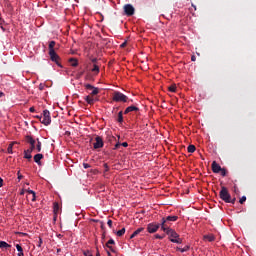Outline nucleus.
I'll use <instances>...</instances> for the list:
<instances>
[{"instance_id":"2eb2a0df","label":"nucleus","mask_w":256,"mask_h":256,"mask_svg":"<svg viewBox=\"0 0 256 256\" xmlns=\"http://www.w3.org/2000/svg\"><path fill=\"white\" fill-rule=\"evenodd\" d=\"M113 101H115L116 103H119L122 101V103H127V97H114Z\"/></svg>"},{"instance_id":"0eeeda50","label":"nucleus","mask_w":256,"mask_h":256,"mask_svg":"<svg viewBox=\"0 0 256 256\" xmlns=\"http://www.w3.org/2000/svg\"><path fill=\"white\" fill-rule=\"evenodd\" d=\"M25 139L26 142H28L30 145V148L27 149V153H33V151H35V139H33V137L29 135H27Z\"/></svg>"},{"instance_id":"aec40b11","label":"nucleus","mask_w":256,"mask_h":256,"mask_svg":"<svg viewBox=\"0 0 256 256\" xmlns=\"http://www.w3.org/2000/svg\"><path fill=\"white\" fill-rule=\"evenodd\" d=\"M53 211H54V215H57V213H59V202L53 203Z\"/></svg>"},{"instance_id":"5fc2aeb1","label":"nucleus","mask_w":256,"mask_h":256,"mask_svg":"<svg viewBox=\"0 0 256 256\" xmlns=\"http://www.w3.org/2000/svg\"><path fill=\"white\" fill-rule=\"evenodd\" d=\"M92 63H97V58L92 59Z\"/></svg>"},{"instance_id":"cd10ccee","label":"nucleus","mask_w":256,"mask_h":256,"mask_svg":"<svg viewBox=\"0 0 256 256\" xmlns=\"http://www.w3.org/2000/svg\"><path fill=\"white\" fill-rule=\"evenodd\" d=\"M92 73H95L96 75H98V73H99V66L97 64L93 65Z\"/></svg>"},{"instance_id":"6ab92c4d","label":"nucleus","mask_w":256,"mask_h":256,"mask_svg":"<svg viewBox=\"0 0 256 256\" xmlns=\"http://www.w3.org/2000/svg\"><path fill=\"white\" fill-rule=\"evenodd\" d=\"M16 249L18 251V256H25V254L23 253V247H21V245L16 244Z\"/></svg>"},{"instance_id":"09e8293b","label":"nucleus","mask_w":256,"mask_h":256,"mask_svg":"<svg viewBox=\"0 0 256 256\" xmlns=\"http://www.w3.org/2000/svg\"><path fill=\"white\" fill-rule=\"evenodd\" d=\"M108 249H110V251H111L112 253H115V249L112 248V246H109Z\"/></svg>"},{"instance_id":"a19ab883","label":"nucleus","mask_w":256,"mask_h":256,"mask_svg":"<svg viewBox=\"0 0 256 256\" xmlns=\"http://www.w3.org/2000/svg\"><path fill=\"white\" fill-rule=\"evenodd\" d=\"M154 237H155V239H163L165 236H161L159 234H156Z\"/></svg>"},{"instance_id":"f03ea898","label":"nucleus","mask_w":256,"mask_h":256,"mask_svg":"<svg viewBox=\"0 0 256 256\" xmlns=\"http://www.w3.org/2000/svg\"><path fill=\"white\" fill-rule=\"evenodd\" d=\"M177 219H179L178 216H167L166 218H162V222H161V229L162 230H167V229H171L169 227V222H175L177 221Z\"/></svg>"},{"instance_id":"052dcab7","label":"nucleus","mask_w":256,"mask_h":256,"mask_svg":"<svg viewBox=\"0 0 256 256\" xmlns=\"http://www.w3.org/2000/svg\"><path fill=\"white\" fill-rule=\"evenodd\" d=\"M171 103H177V98H175V100H174V101H172Z\"/></svg>"},{"instance_id":"864d4df0","label":"nucleus","mask_w":256,"mask_h":256,"mask_svg":"<svg viewBox=\"0 0 256 256\" xmlns=\"http://www.w3.org/2000/svg\"><path fill=\"white\" fill-rule=\"evenodd\" d=\"M196 60H197V58L195 56L191 57V61H196Z\"/></svg>"},{"instance_id":"f3484780","label":"nucleus","mask_w":256,"mask_h":256,"mask_svg":"<svg viewBox=\"0 0 256 256\" xmlns=\"http://www.w3.org/2000/svg\"><path fill=\"white\" fill-rule=\"evenodd\" d=\"M204 240L209 241V243H213V241H215V236L212 235V234L211 235H205Z\"/></svg>"},{"instance_id":"0e129e2a","label":"nucleus","mask_w":256,"mask_h":256,"mask_svg":"<svg viewBox=\"0 0 256 256\" xmlns=\"http://www.w3.org/2000/svg\"><path fill=\"white\" fill-rule=\"evenodd\" d=\"M96 256H101V254L99 252H97Z\"/></svg>"},{"instance_id":"4c0bfd02","label":"nucleus","mask_w":256,"mask_h":256,"mask_svg":"<svg viewBox=\"0 0 256 256\" xmlns=\"http://www.w3.org/2000/svg\"><path fill=\"white\" fill-rule=\"evenodd\" d=\"M107 225L108 227H110V229L113 227V220H108L107 221Z\"/></svg>"},{"instance_id":"c85d7f7f","label":"nucleus","mask_w":256,"mask_h":256,"mask_svg":"<svg viewBox=\"0 0 256 256\" xmlns=\"http://www.w3.org/2000/svg\"><path fill=\"white\" fill-rule=\"evenodd\" d=\"M116 235L117 237H123V235H125V228H122L121 230L117 231Z\"/></svg>"},{"instance_id":"6e6d98bb","label":"nucleus","mask_w":256,"mask_h":256,"mask_svg":"<svg viewBox=\"0 0 256 256\" xmlns=\"http://www.w3.org/2000/svg\"><path fill=\"white\" fill-rule=\"evenodd\" d=\"M20 195H25V190H21Z\"/></svg>"},{"instance_id":"2f4dec72","label":"nucleus","mask_w":256,"mask_h":256,"mask_svg":"<svg viewBox=\"0 0 256 256\" xmlns=\"http://www.w3.org/2000/svg\"><path fill=\"white\" fill-rule=\"evenodd\" d=\"M7 151L10 155L13 154V143L9 144Z\"/></svg>"},{"instance_id":"9b49d317","label":"nucleus","mask_w":256,"mask_h":256,"mask_svg":"<svg viewBox=\"0 0 256 256\" xmlns=\"http://www.w3.org/2000/svg\"><path fill=\"white\" fill-rule=\"evenodd\" d=\"M95 143H94V149H101V148H103V145H104V143H103V138H101V136H97L96 138H95Z\"/></svg>"},{"instance_id":"37998d69","label":"nucleus","mask_w":256,"mask_h":256,"mask_svg":"<svg viewBox=\"0 0 256 256\" xmlns=\"http://www.w3.org/2000/svg\"><path fill=\"white\" fill-rule=\"evenodd\" d=\"M122 147H129V144L127 142L120 143Z\"/></svg>"},{"instance_id":"e2e57ef3","label":"nucleus","mask_w":256,"mask_h":256,"mask_svg":"<svg viewBox=\"0 0 256 256\" xmlns=\"http://www.w3.org/2000/svg\"><path fill=\"white\" fill-rule=\"evenodd\" d=\"M0 97H3V92L0 91Z\"/></svg>"},{"instance_id":"c9c22d12","label":"nucleus","mask_w":256,"mask_h":256,"mask_svg":"<svg viewBox=\"0 0 256 256\" xmlns=\"http://www.w3.org/2000/svg\"><path fill=\"white\" fill-rule=\"evenodd\" d=\"M245 201H247V197H246V196H242V197L240 198V200H239V203H240L241 205H243V204L245 203Z\"/></svg>"},{"instance_id":"f8f14e48","label":"nucleus","mask_w":256,"mask_h":256,"mask_svg":"<svg viewBox=\"0 0 256 256\" xmlns=\"http://www.w3.org/2000/svg\"><path fill=\"white\" fill-rule=\"evenodd\" d=\"M221 165H219L217 162H212V171L213 173H221Z\"/></svg>"},{"instance_id":"a878e982","label":"nucleus","mask_w":256,"mask_h":256,"mask_svg":"<svg viewBox=\"0 0 256 256\" xmlns=\"http://www.w3.org/2000/svg\"><path fill=\"white\" fill-rule=\"evenodd\" d=\"M112 97H127V96L121 92L115 91L113 92Z\"/></svg>"},{"instance_id":"9d476101","label":"nucleus","mask_w":256,"mask_h":256,"mask_svg":"<svg viewBox=\"0 0 256 256\" xmlns=\"http://www.w3.org/2000/svg\"><path fill=\"white\" fill-rule=\"evenodd\" d=\"M159 227H161V224L150 223L147 225V231L148 233H157V231H159Z\"/></svg>"},{"instance_id":"f257e3e1","label":"nucleus","mask_w":256,"mask_h":256,"mask_svg":"<svg viewBox=\"0 0 256 256\" xmlns=\"http://www.w3.org/2000/svg\"><path fill=\"white\" fill-rule=\"evenodd\" d=\"M162 231H164V233L169 236L171 243H177L178 245H181V243H183V239H181L179 237V234L172 228H166V230Z\"/></svg>"},{"instance_id":"13d9d810","label":"nucleus","mask_w":256,"mask_h":256,"mask_svg":"<svg viewBox=\"0 0 256 256\" xmlns=\"http://www.w3.org/2000/svg\"><path fill=\"white\" fill-rule=\"evenodd\" d=\"M57 253H58V254L61 253V248H58V249H57Z\"/></svg>"},{"instance_id":"79ce46f5","label":"nucleus","mask_w":256,"mask_h":256,"mask_svg":"<svg viewBox=\"0 0 256 256\" xmlns=\"http://www.w3.org/2000/svg\"><path fill=\"white\" fill-rule=\"evenodd\" d=\"M120 47H121L122 49L125 48V47H127V41L123 42V43L120 45Z\"/></svg>"},{"instance_id":"8fccbe9b","label":"nucleus","mask_w":256,"mask_h":256,"mask_svg":"<svg viewBox=\"0 0 256 256\" xmlns=\"http://www.w3.org/2000/svg\"><path fill=\"white\" fill-rule=\"evenodd\" d=\"M5 23V20H3V18L0 17V25H3Z\"/></svg>"},{"instance_id":"49530a36","label":"nucleus","mask_w":256,"mask_h":256,"mask_svg":"<svg viewBox=\"0 0 256 256\" xmlns=\"http://www.w3.org/2000/svg\"><path fill=\"white\" fill-rule=\"evenodd\" d=\"M29 111H30V113H35V107H31V108L29 109Z\"/></svg>"},{"instance_id":"473e14b6","label":"nucleus","mask_w":256,"mask_h":256,"mask_svg":"<svg viewBox=\"0 0 256 256\" xmlns=\"http://www.w3.org/2000/svg\"><path fill=\"white\" fill-rule=\"evenodd\" d=\"M111 245H115V240L110 239V240L106 243V247H111Z\"/></svg>"},{"instance_id":"412c9836","label":"nucleus","mask_w":256,"mask_h":256,"mask_svg":"<svg viewBox=\"0 0 256 256\" xmlns=\"http://www.w3.org/2000/svg\"><path fill=\"white\" fill-rule=\"evenodd\" d=\"M69 63L71 64L72 67H77V65H79V62L75 58H70Z\"/></svg>"},{"instance_id":"a18cd8bd","label":"nucleus","mask_w":256,"mask_h":256,"mask_svg":"<svg viewBox=\"0 0 256 256\" xmlns=\"http://www.w3.org/2000/svg\"><path fill=\"white\" fill-rule=\"evenodd\" d=\"M83 167H84V169H89V167H91V165H89L88 163H84Z\"/></svg>"},{"instance_id":"423d86ee","label":"nucleus","mask_w":256,"mask_h":256,"mask_svg":"<svg viewBox=\"0 0 256 256\" xmlns=\"http://www.w3.org/2000/svg\"><path fill=\"white\" fill-rule=\"evenodd\" d=\"M49 55H50V59H51V61H53L54 63H56V65H58V67H63L62 65H61V57H59V55L57 54V52H55V51H51V52H49Z\"/></svg>"},{"instance_id":"338daca9","label":"nucleus","mask_w":256,"mask_h":256,"mask_svg":"<svg viewBox=\"0 0 256 256\" xmlns=\"http://www.w3.org/2000/svg\"><path fill=\"white\" fill-rule=\"evenodd\" d=\"M64 99H65V101H67L68 98L66 97V98H64Z\"/></svg>"},{"instance_id":"f704fd0d","label":"nucleus","mask_w":256,"mask_h":256,"mask_svg":"<svg viewBox=\"0 0 256 256\" xmlns=\"http://www.w3.org/2000/svg\"><path fill=\"white\" fill-rule=\"evenodd\" d=\"M220 173H221L222 177L227 176V170L225 168H221Z\"/></svg>"},{"instance_id":"603ef678","label":"nucleus","mask_w":256,"mask_h":256,"mask_svg":"<svg viewBox=\"0 0 256 256\" xmlns=\"http://www.w3.org/2000/svg\"><path fill=\"white\" fill-rule=\"evenodd\" d=\"M3 186V178H0V187Z\"/></svg>"},{"instance_id":"4be33fe9","label":"nucleus","mask_w":256,"mask_h":256,"mask_svg":"<svg viewBox=\"0 0 256 256\" xmlns=\"http://www.w3.org/2000/svg\"><path fill=\"white\" fill-rule=\"evenodd\" d=\"M55 45H56L55 41H50L49 46H48L49 53H51L52 51H55Z\"/></svg>"},{"instance_id":"ddd939ff","label":"nucleus","mask_w":256,"mask_h":256,"mask_svg":"<svg viewBox=\"0 0 256 256\" xmlns=\"http://www.w3.org/2000/svg\"><path fill=\"white\" fill-rule=\"evenodd\" d=\"M132 111H139V108L136 106H129L125 109L124 115H127L128 113H132Z\"/></svg>"},{"instance_id":"4d7b16f0","label":"nucleus","mask_w":256,"mask_h":256,"mask_svg":"<svg viewBox=\"0 0 256 256\" xmlns=\"http://www.w3.org/2000/svg\"><path fill=\"white\" fill-rule=\"evenodd\" d=\"M0 29H2V31H5V27H3V25H0Z\"/></svg>"},{"instance_id":"4468645a","label":"nucleus","mask_w":256,"mask_h":256,"mask_svg":"<svg viewBox=\"0 0 256 256\" xmlns=\"http://www.w3.org/2000/svg\"><path fill=\"white\" fill-rule=\"evenodd\" d=\"M41 159H43V154H36L34 156V161L37 165H41Z\"/></svg>"},{"instance_id":"1a4fd4ad","label":"nucleus","mask_w":256,"mask_h":256,"mask_svg":"<svg viewBox=\"0 0 256 256\" xmlns=\"http://www.w3.org/2000/svg\"><path fill=\"white\" fill-rule=\"evenodd\" d=\"M124 12L127 17H132V15H135V8L131 4H126L124 6Z\"/></svg>"},{"instance_id":"6e6552de","label":"nucleus","mask_w":256,"mask_h":256,"mask_svg":"<svg viewBox=\"0 0 256 256\" xmlns=\"http://www.w3.org/2000/svg\"><path fill=\"white\" fill-rule=\"evenodd\" d=\"M85 88H86L87 93H89V95H98L99 94V88H97L91 84H86Z\"/></svg>"},{"instance_id":"69168bd1","label":"nucleus","mask_w":256,"mask_h":256,"mask_svg":"<svg viewBox=\"0 0 256 256\" xmlns=\"http://www.w3.org/2000/svg\"><path fill=\"white\" fill-rule=\"evenodd\" d=\"M40 243H43V240H42V239H40Z\"/></svg>"},{"instance_id":"680f3d73","label":"nucleus","mask_w":256,"mask_h":256,"mask_svg":"<svg viewBox=\"0 0 256 256\" xmlns=\"http://www.w3.org/2000/svg\"><path fill=\"white\" fill-rule=\"evenodd\" d=\"M107 255H108V256H111V252L107 251Z\"/></svg>"},{"instance_id":"b1692460","label":"nucleus","mask_w":256,"mask_h":256,"mask_svg":"<svg viewBox=\"0 0 256 256\" xmlns=\"http://www.w3.org/2000/svg\"><path fill=\"white\" fill-rule=\"evenodd\" d=\"M196 150L197 148L193 144L189 145L187 148L188 153H195Z\"/></svg>"},{"instance_id":"bf43d9fd","label":"nucleus","mask_w":256,"mask_h":256,"mask_svg":"<svg viewBox=\"0 0 256 256\" xmlns=\"http://www.w3.org/2000/svg\"><path fill=\"white\" fill-rule=\"evenodd\" d=\"M182 248L176 247V251H181Z\"/></svg>"},{"instance_id":"c756f323","label":"nucleus","mask_w":256,"mask_h":256,"mask_svg":"<svg viewBox=\"0 0 256 256\" xmlns=\"http://www.w3.org/2000/svg\"><path fill=\"white\" fill-rule=\"evenodd\" d=\"M118 123H123V111L118 113Z\"/></svg>"},{"instance_id":"3c124183","label":"nucleus","mask_w":256,"mask_h":256,"mask_svg":"<svg viewBox=\"0 0 256 256\" xmlns=\"http://www.w3.org/2000/svg\"><path fill=\"white\" fill-rule=\"evenodd\" d=\"M84 256H93V254H89V252H84Z\"/></svg>"},{"instance_id":"c03bdc74","label":"nucleus","mask_w":256,"mask_h":256,"mask_svg":"<svg viewBox=\"0 0 256 256\" xmlns=\"http://www.w3.org/2000/svg\"><path fill=\"white\" fill-rule=\"evenodd\" d=\"M121 147V143H116L115 146H114V149H119Z\"/></svg>"},{"instance_id":"39448f33","label":"nucleus","mask_w":256,"mask_h":256,"mask_svg":"<svg viewBox=\"0 0 256 256\" xmlns=\"http://www.w3.org/2000/svg\"><path fill=\"white\" fill-rule=\"evenodd\" d=\"M42 125H45L46 127L51 125V112L49 110H44L42 113Z\"/></svg>"},{"instance_id":"72a5a7b5","label":"nucleus","mask_w":256,"mask_h":256,"mask_svg":"<svg viewBox=\"0 0 256 256\" xmlns=\"http://www.w3.org/2000/svg\"><path fill=\"white\" fill-rule=\"evenodd\" d=\"M190 246L186 245L184 248L180 249V253H186V251H189Z\"/></svg>"},{"instance_id":"7ed1b4c3","label":"nucleus","mask_w":256,"mask_h":256,"mask_svg":"<svg viewBox=\"0 0 256 256\" xmlns=\"http://www.w3.org/2000/svg\"><path fill=\"white\" fill-rule=\"evenodd\" d=\"M99 101V98L95 97H82L81 100L78 101L81 107H87V105H93L94 103H97Z\"/></svg>"},{"instance_id":"20e7f679","label":"nucleus","mask_w":256,"mask_h":256,"mask_svg":"<svg viewBox=\"0 0 256 256\" xmlns=\"http://www.w3.org/2000/svg\"><path fill=\"white\" fill-rule=\"evenodd\" d=\"M219 197L225 203H229V201H231V194H229V190L227 189V187H225V186L221 187Z\"/></svg>"},{"instance_id":"a211bd4d","label":"nucleus","mask_w":256,"mask_h":256,"mask_svg":"<svg viewBox=\"0 0 256 256\" xmlns=\"http://www.w3.org/2000/svg\"><path fill=\"white\" fill-rule=\"evenodd\" d=\"M9 248H11V245H9L5 241H0V249H9Z\"/></svg>"},{"instance_id":"de8ad7c7","label":"nucleus","mask_w":256,"mask_h":256,"mask_svg":"<svg viewBox=\"0 0 256 256\" xmlns=\"http://www.w3.org/2000/svg\"><path fill=\"white\" fill-rule=\"evenodd\" d=\"M22 177H23V175H21V173L18 171V179H19V181H21Z\"/></svg>"},{"instance_id":"5701e85b","label":"nucleus","mask_w":256,"mask_h":256,"mask_svg":"<svg viewBox=\"0 0 256 256\" xmlns=\"http://www.w3.org/2000/svg\"><path fill=\"white\" fill-rule=\"evenodd\" d=\"M168 91H169L170 93H175V92H177V86H176L175 84L170 85V86L168 87Z\"/></svg>"},{"instance_id":"58836bf2","label":"nucleus","mask_w":256,"mask_h":256,"mask_svg":"<svg viewBox=\"0 0 256 256\" xmlns=\"http://www.w3.org/2000/svg\"><path fill=\"white\" fill-rule=\"evenodd\" d=\"M104 169H105V172L107 173V171H109V165L107 163H105L103 165Z\"/></svg>"},{"instance_id":"7c9ffc66","label":"nucleus","mask_w":256,"mask_h":256,"mask_svg":"<svg viewBox=\"0 0 256 256\" xmlns=\"http://www.w3.org/2000/svg\"><path fill=\"white\" fill-rule=\"evenodd\" d=\"M27 193H29V195H32V201H36L35 191L27 190Z\"/></svg>"},{"instance_id":"dca6fc26","label":"nucleus","mask_w":256,"mask_h":256,"mask_svg":"<svg viewBox=\"0 0 256 256\" xmlns=\"http://www.w3.org/2000/svg\"><path fill=\"white\" fill-rule=\"evenodd\" d=\"M144 230V228H138L137 230H135L131 236H130V239H133L135 237H137V235H139V233H142V231Z\"/></svg>"},{"instance_id":"e433bc0d","label":"nucleus","mask_w":256,"mask_h":256,"mask_svg":"<svg viewBox=\"0 0 256 256\" xmlns=\"http://www.w3.org/2000/svg\"><path fill=\"white\" fill-rule=\"evenodd\" d=\"M235 201H237V199L236 198H231V196H230V201L227 202V203H232V205H235Z\"/></svg>"},{"instance_id":"393cba45","label":"nucleus","mask_w":256,"mask_h":256,"mask_svg":"<svg viewBox=\"0 0 256 256\" xmlns=\"http://www.w3.org/2000/svg\"><path fill=\"white\" fill-rule=\"evenodd\" d=\"M41 146H42L41 141H39V139H37V144L35 146L37 153H41Z\"/></svg>"},{"instance_id":"ea45409f","label":"nucleus","mask_w":256,"mask_h":256,"mask_svg":"<svg viewBox=\"0 0 256 256\" xmlns=\"http://www.w3.org/2000/svg\"><path fill=\"white\" fill-rule=\"evenodd\" d=\"M34 117H35V119H38V120L40 121V123H41V121L43 120V116L36 115V116H34Z\"/></svg>"},{"instance_id":"bb28decb","label":"nucleus","mask_w":256,"mask_h":256,"mask_svg":"<svg viewBox=\"0 0 256 256\" xmlns=\"http://www.w3.org/2000/svg\"><path fill=\"white\" fill-rule=\"evenodd\" d=\"M32 152H27V150L24 151V159H32L33 156L31 155Z\"/></svg>"}]
</instances>
